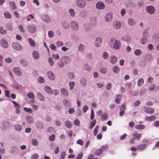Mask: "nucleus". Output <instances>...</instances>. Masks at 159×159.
<instances>
[{"label": "nucleus", "mask_w": 159, "mask_h": 159, "mask_svg": "<svg viewBox=\"0 0 159 159\" xmlns=\"http://www.w3.org/2000/svg\"><path fill=\"white\" fill-rule=\"evenodd\" d=\"M68 75L69 78L71 79H73L75 77L74 74L71 72H69Z\"/></svg>", "instance_id": "nucleus-55"}, {"label": "nucleus", "mask_w": 159, "mask_h": 159, "mask_svg": "<svg viewBox=\"0 0 159 159\" xmlns=\"http://www.w3.org/2000/svg\"><path fill=\"white\" fill-rule=\"evenodd\" d=\"M27 95L28 97L30 99H34L35 97L33 93L32 92H29L28 93Z\"/></svg>", "instance_id": "nucleus-46"}, {"label": "nucleus", "mask_w": 159, "mask_h": 159, "mask_svg": "<svg viewBox=\"0 0 159 159\" xmlns=\"http://www.w3.org/2000/svg\"><path fill=\"white\" fill-rule=\"evenodd\" d=\"M48 78L51 80H53L55 79V75L51 71H48L47 73Z\"/></svg>", "instance_id": "nucleus-19"}, {"label": "nucleus", "mask_w": 159, "mask_h": 159, "mask_svg": "<svg viewBox=\"0 0 159 159\" xmlns=\"http://www.w3.org/2000/svg\"><path fill=\"white\" fill-rule=\"evenodd\" d=\"M32 144L34 146H37L38 144V142L36 139H33L31 140Z\"/></svg>", "instance_id": "nucleus-49"}, {"label": "nucleus", "mask_w": 159, "mask_h": 159, "mask_svg": "<svg viewBox=\"0 0 159 159\" xmlns=\"http://www.w3.org/2000/svg\"><path fill=\"white\" fill-rule=\"evenodd\" d=\"M96 7L99 9H102L105 7V4L102 2H98L96 3Z\"/></svg>", "instance_id": "nucleus-9"}, {"label": "nucleus", "mask_w": 159, "mask_h": 159, "mask_svg": "<svg viewBox=\"0 0 159 159\" xmlns=\"http://www.w3.org/2000/svg\"><path fill=\"white\" fill-rule=\"evenodd\" d=\"M26 121L28 123L31 124L33 123L34 120L31 116H28L26 117Z\"/></svg>", "instance_id": "nucleus-23"}, {"label": "nucleus", "mask_w": 159, "mask_h": 159, "mask_svg": "<svg viewBox=\"0 0 159 159\" xmlns=\"http://www.w3.org/2000/svg\"><path fill=\"white\" fill-rule=\"evenodd\" d=\"M156 117L154 116H152L149 117H147L145 120H150V121H153L156 119Z\"/></svg>", "instance_id": "nucleus-35"}, {"label": "nucleus", "mask_w": 159, "mask_h": 159, "mask_svg": "<svg viewBox=\"0 0 159 159\" xmlns=\"http://www.w3.org/2000/svg\"><path fill=\"white\" fill-rule=\"evenodd\" d=\"M146 147V145L145 144H139L137 146V148L138 149L140 150H144L145 148Z\"/></svg>", "instance_id": "nucleus-39"}, {"label": "nucleus", "mask_w": 159, "mask_h": 159, "mask_svg": "<svg viewBox=\"0 0 159 159\" xmlns=\"http://www.w3.org/2000/svg\"><path fill=\"white\" fill-rule=\"evenodd\" d=\"M39 157V155L36 153L33 155L31 157V159H38Z\"/></svg>", "instance_id": "nucleus-58"}, {"label": "nucleus", "mask_w": 159, "mask_h": 159, "mask_svg": "<svg viewBox=\"0 0 159 159\" xmlns=\"http://www.w3.org/2000/svg\"><path fill=\"white\" fill-rule=\"evenodd\" d=\"M70 27L73 30H77L79 28L77 22L75 21H72L70 23Z\"/></svg>", "instance_id": "nucleus-8"}, {"label": "nucleus", "mask_w": 159, "mask_h": 159, "mask_svg": "<svg viewBox=\"0 0 159 159\" xmlns=\"http://www.w3.org/2000/svg\"><path fill=\"white\" fill-rule=\"evenodd\" d=\"M21 62L22 64L24 66H26L27 65V62L25 60L22 59L21 60Z\"/></svg>", "instance_id": "nucleus-63"}, {"label": "nucleus", "mask_w": 159, "mask_h": 159, "mask_svg": "<svg viewBox=\"0 0 159 159\" xmlns=\"http://www.w3.org/2000/svg\"><path fill=\"white\" fill-rule=\"evenodd\" d=\"M147 12L150 14H153L155 11L154 7L152 6H149L146 7Z\"/></svg>", "instance_id": "nucleus-7"}, {"label": "nucleus", "mask_w": 159, "mask_h": 159, "mask_svg": "<svg viewBox=\"0 0 159 159\" xmlns=\"http://www.w3.org/2000/svg\"><path fill=\"white\" fill-rule=\"evenodd\" d=\"M111 40L113 44L112 47L114 49L118 50L120 48L121 43L119 40L114 39V38H111Z\"/></svg>", "instance_id": "nucleus-1"}, {"label": "nucleus", "mask_w": 159, "mask_h": 159, "mask_svg": "<svg viewBox=\"0 0 159 159\" xmlns=\"http://www.w3.org/2000/svg\"><path fill=\"white\" fill-rule=\"evenodd\" d=\"M65 124L66 126L68 128H70L72 126V123L69 120H66L65 121Z\"/></svg>", "instance_id": "nucleus-36"}, {"label": "nucleus", "mask_w": 159, "mask_h": 159, "mask_svg": "<svg viewBox=\"0 0 159 159\" xmlns=\"http://www.w3.org/2000/svg\"><path fill=\"white\" fill-rule=\"evenodd\" d=\"M121 95H117L116 96V98L115 100V102L117 104H119L121 100Z\"/></svg>", "instance_id": "nucleus-33"}, {"label": "nucleus", "mask_w": 159, "mask_h": 159, "mask_svg": "<svg viewBox=\"0 0 159 159\" xmlns=\"http://www.w3.org/2000/svg\"><path fill=\"white\" fill-rule=\"evenodd\" d=\"M144 111L147 113L152 114L154 112V110L151 107H145L144 108Z\"/></svg>", "instance_id": "nucleus-11"}, {"label": "nucleus", "mask_w": 159, "mask_h": 159, "mask_svg": "<svg viewBox=\"0 0 159 159\" xmlns=\"http://www.w3.org/2000/svg\"><path fill=\"white\" fill-rule=\"evenodd\" d=\"M135 128L138 130H142L145 128V126L143 125H137L135 126Z\"/></svg>", "instance_id": "nucleus-27"}, {"label": "nucleus", "mask_w": 159, "mask_h": 159, "mask_svg": "<svg viewBox=\"0 0 159 159\" xmlns=\"http://www.w3.org/2000/svg\"><path fill=\"white\" fill-rule=\"evenodd\" d=\"M113 16L112 14L109 13L106 14L105 16V19L106 21L108 22L112 19Z\"/></svg>", "instance_id": "nucleus-14"}, {"label": "nucleus", "mask_w": 159, "mask_h": 159, "mask_svg": "<svg viewBox=\"0 0 159 159\" xmlns=\"http://www.w3.org/2000/svg\"><path fill=\"white\" fill-rule=\"evenodd\" d=\"M84 28L86 31H88L90 30L91 28L90 25L88 23L84 24Z\"/></svg>", "instance_id": "nucleus-41"}, {"label": "nucleus", "mask_w": 159, "mask_h": 159, "mask_svg": "<svg viewBox=\"0 0 159 159\" xmlns=\"http://www.w3.org/2000/svg\"><path fill=\"white\" fill-rule=\"evenodd\" d=\"M152 58L151 55L150 54H147L145 57V60L147 61H149Z\"/></svg>", "instance_id": "nucleus-54"}, {"label": "nucleus", "mask_w": 159, "mask_h": 159, "mask_svg": "<svg viewBox=\"0 0 159 159\" xmlns=\"http://www.w3.org/2000/svg\"><path fill=\"white\" fill-rule=\"evenodd\" d=\"M112 70L114 73H117L120 71V68L117 66H115L113 67Z\"/></svg>", "instance_id": "nucleus-38"}, {"label": "nucleus", "mask_w": 159, "mask_h": 159, "mask_svg": "<svg viewBox=\"0 0 159 159\" xmlns=\"http://www.w3.org/2000/svg\"><path fill=\"white\" fill-rule=\"evenodd\" d=\"M6 28L8 30H11L13 29L12 25L11 23H7L6 25Z\"/></svg>", "instance_id": "nucleus-45"}, {"label": "nucleus", "mask_w": 159, "mask_h": 159, "mask_svg": "<svg viewBox=\"0 0 159 159\" xmlns=\"http://www.w3.org/2000/svg\"><path fill=\"white\" fill-rule=\"evenodd\" d=\"M61 93L65 96H67L68 95V93L67 90L65 88H62L61 90Z\"/></svg>", "instance_id": "nucleus-21"}, {"label": "nucleus", "mask_w": 159, "mask_h": 159, "mask_svg": "<svg viewBox=\"0 0 159 159\" xmlns=\"http://www.w3.org/2000/svg\"><path fill=\"white\" fill-rule=\"evenodd\" d=\"M7 31L5 29H3L2 27H0V33L4 34L6 33Z\"/></svg>", "instance_id": "nucleus-56"}, {"label": "nucleus", "mask_w": 159, "mask_h": 159, "mask_svg": "<svg viewBox=\"0 0 159 159\" xmlns=\"http://www.w3.org/2000/svg\"><path fill=\"white\" fill-rule=\"evenodd\" d=\"M19 30L22 32L24 33L25 32V30L24 29L23 26L22 25H20L18 27Z\"/></svg>", "instance_id": "nucleus-61"}, {"label": "nucleus", "mask_w": 159, "mask_h": 159, "mask_svg": "<svg viewBox=\"0 0 159 159\" xmlns=\"http://www.w3.org/2000/svg\"><path fill=\"white\" fill-rule=\"evenodd\" d=\"M27 28L31 33H34L36 30V27L35 25L33 24L29 25L27 26Z\"/></svg>", "instance_id": "nucleus-4"}, {"label": "nucleus", "mask_w": 159, "mask_h": 159, "mask_svg": "<svg viewBox=\"0 0 159 159\" xmlns=\"http://www.w3.org/2000/svg\"><path fill=\"white\" fill-rule=\"evenodd\" d=\"M37 98L41 101H44L45 98L42 94L41 93H38L37 95Z\"/></svg>", "instance_id": "nucleus-25"}, {"label": "nucleus", "mask_w": 159, "mask_h": 159, "mask_svg": "<svg viewBox=\"0 0 159 159\" xmlns=\"http://www.w3.org/2000/svg\"><path fill=\"white\" fill-rule=\"evenodd\" d=\"M128 24L130 25H134V23L133 19L131 18H130L128 19Z\"/></svg>", "instance_id": "nucleus-51"}, {"label": "nucleus", "mask_w": 159, "mask_h": 159, "mask_svg": "<svg viewBox=\"0 0 159 159\" xmlns=\"http://www.w3.org/2000/svg\"><path fill=\"white\" fill-rule=\"evenodd\" d=\"M107 146H102L95 152L94 153L95 155L96 156H98L100 155L102 153L103 151L107 149Z\"/></svg>", "instance_id": "nucleus-6"}, {"label": "nucleus", "mask_w": 159, "mask_h": 159, "mask_svg": "<svg viewBox=\"0 0 159 159\" xmlns=\"http://www.w3.org/2000/svg\"><path fill=\"white\" fill-rule=\"evenodd\" d=\"M45 91L48 93L51 94L52 93V91L51 88L48 86H46L44 87Z\"/></svg>", "instance_id": "nucleus-28"}, {"label": "nucleus", "mask_w": 159, "mask_h": 159, "mask_svg": "<svg viewBox=\"0 0 159 159\" xmlns=\"http://www.w3.org/2000/svg\"><path fill=\"white\" fill-rule=\"evenodd\" d=\"M62 26L64 29H68L69 27L68 23L66 21H63L62 22Z\"/></svg>", "instance_id": "nucleus-30"}, {"label": "nucleus", "mask_w": 159, "mask_h": 159, "mask_svg": "<svg viewBox=\"0 0 159 159\" xmlns=\"http://www.w3.org/2000/svg\"><path fill=\"white\" fill-rule=\"evenodd\" d=\"M35 126L37 129H41L43 128L44 125L41 122L38 121L36 123Z\"/></svg>", "instance_id": "nucleus-16"}, {"label": "nucleus", "mask_w": 159, "mask_h": 159, "mask_svg": "<svg viewBox=\"0 0 159 159\" xmlns=\"http://www.w3.org/2000/svg\"><path fill=\"white\" fill-rule=\"evenodd\" d=\"M13 71L15 74L18 76H20L21 75L22 72L18 68H14L13 69Z\"/></svg>", "instance_id": "nucleus-15"}, {"label": "nucleus", "mask_w": 159, "mask_h": 159, "mask_svg": "<svg viewBox=\"0 0 159 159\" xmlns=\"http://www.w3.org/2000/svg\"><path fill=\"white\" fill-rule=\"evenodd\" d=\"M125 106L124 105H123L120 109V116H122L124 115L125 111Z\"/></svg>", "instance_id": "nucleus-32"}, {"label": "nucleus", "mask_w": 159, "mask_h": 159, "mask_svg": "<svg viewBox=\"0 0 159 159\" xmlns=\"http://www.w3.org/2000/svg\"><path fill=\"white\" fill-rule=\"evenodd\" d=\"M2 47L5 48H7L8 46V44L7 41L4 39H2L0 41Z\"/></svg>", "instance_id": "nucleus-10"}, {"label": "nucleus", "mask_w": 159, "mask_h": 159, "mask_svg": "<svg viewBox=\"0 0 159 159\" xmlns=\"http://www.w3.org/2000/svg\"><path fill=\"white\" fill-rule=\"evenodd\" d=\"M133 135L134 139L139 140L140 139L142 134L141 133L137 134V132H135L133 134Z\"/></svg>", "instance_id": "nucleus-17"}, {"label": "nucleus", "mask_w": 159, "mask_h": 159, "mask_svg": "<svg viewBox=\"0 0 159 159\" xmlns=\"http://www.w3.org/2000/svg\"><path fill=\"white\" fill-rule=\"evenodd\" d=\"M61 60L64 62L65 63L67 64L70 61V58L67 56H65L62 57Z\"/></svg>", "instance_id": "nucleus-18"}, {"label": "nucleus", "mask_w": 159, "mask_h": 159, "mask_svg": "<svg viewBox=\"0 0 159 159\" xmlns=\"http://www.w3.org/2000/svg\"><path fill=\"white\" fill-rule=\"evenodd\" d=\"M12 46L13 48L15 50L19 51L22 50L23 48L21 44L17 42L13 43Z\"/></svg>", "instance_id": "nucleus-3"}, {"label": "nucleus", "mask_w": 159, "mask_h": 159, "mask_svg": "<svg viewBox=\"0 0 159 159\" xmlns=\"http://www.w3.org/2000/svg\"><path fill=\"white\" fill-rule=\"evenodd\" d=\"M109 54L108 53L106 52H104L102 55V57L103 58L105 59H106L108 57Z\"/></svg>", "instance_id": "nucleus-53"}, {"label": "nucleus", "mask_w": 159, "mask_h": 159, "mask_svg": "<svg viewBox=\"0 0 159 159\" xmlns=\"http://www.w3.org/2000/svg\"><path fill=\"white\" fill-rule=\"evenodd\" d=\"M76 4L79 7L83 8L85 7L86 3L84 0H77L76 2Z\"/></svg>", "instance_id": "nucleus-5"}, {"label": "nucleus", "mask_w": 159, "mask_h": 159, "mask_svg": "<svg viewBox=\"0 0 159 159\" xmlns=\"http://www.w3.org/2000/svg\"><path fill=\"white\" fill-rule=\"evenodd\" d=\"M96 123V120H93L90 124L89 125V129L92 128L95 126Z\"/></svg>", "instance_id": "nucleus-44"}, {"label": "nucleus", "mask_w": 159, "mask_h": 159, "mask_svg": "<svg viewBox=\"0 0 159 159\" xmlns=\"http://www.w3.org/2000/svg\"><path fill=\"white\" fill-rule=\"evenodd\" d=\"M122 39L123 40L125 41L126 43H129L131 40L130 38L128 35L124 36L122 38Z\"/></svg>", "instance_id": "nucleus-26"}, {"label": "nucleus", "mask_w": 159, "mask_h": 159, "mask_svg": "<svg viewBox=\"0 0 159 159\" xmlns=\"http://www.w3.org/2000/svg\"><path fill=\"white\" fill-rule=\"evenodd\" d=\"M4 15L5 17L7 19H10L11 17V15L8 12H4Z\"/></svg>", "instance_id": "nucleus-43"}, {"label": "nucleus", "mask_w": 159, "mask_h": 159, "mask_svg": "<svg viewBox=\"0 0 159 159\" xmlns=\"http://www.w3.org/2000/svg\"><path fill=\"white\" fill-rule=\"evenodd\" d=\"M69 12L71 16H74L75 14V10L72 9H70L69 10Z\"/></svg>", "instance_id": "nucleus-52"}, {"label": "nucleus", "mask_w": 159, "mask_h": 159, "mask_svg": "<svg viewBox=\"0 0 159 159\" xmlns=\"http://www.w3.org/2000/svg\"><path fill=\"white\" fill-rule=\"evenodd\" d=\"M114 27L116 29H119L121 26V24L120 22L119 21H116L114 22Z\"/></svg>", "instance_id": "nucleus-22"}, {"label": "nucleus", "mask_w": 159, "mask_h": 159, "mask_svg": "<svg viewBox=\"0 0 159 159\" xmlns=\"http://www.w3.org/2000/svg\"><path fill=\"white\" fill-rule=\"evenodd\" d=\"M44 80V78L43 77H39L38 79V81L40 83H43Z\"/></svg>", "instance_id": "nucleus-57"}, {"label": "nucleus", "mask_w": 159, "mask_h": 159, "mask_svg": "<svg viewBox=\"0 0 159 159\" xmlns=\"http://www.w3.org/2000/svg\"><path fill=\"white\" fill-rule=\"evenodd\" d=\"M41 18L43 21L46 23H49L50 21V19L49 16L46 15H42Z\"/></svg>", "instance_id": "nucleus-13"}, {"label": "nucleus", "mask_w": 159, "mask_h": 159, "mask_svg": "<svg viewBox=\"0 0 159 159\" xmlns=\"http://www.w3.org/2000/svg\"><path fill=\"white\" fill-rule=\"evenodd\" d=\"M142 44H145L147 42V39L146 38L143 37L140 40Z\"/></svg>", "instance_id": "nucleus-50"}, {"label": "nucleus", "mask_w": 159, "mask_h": 159, "mask_svg": "<svg viewBox=\"0 0 159 159\" xmlns=\"http://www.w3.org/2000/svg\"><path fill=\"white\" fill-rule=\"evenodd\" d=\"M97 114L98 116H101L102 121L107 120L108 118V115L107 113L105 112L102 113L101 110L97 111Z\"/></svg>", "instance_id": "nucleus-2"}, {"label": "nucleus", "mask_w": 159, "mask_h": 159, "mask_svg": "<svg viewBox=\"0 0 159 159\" xmlns=\"http://www.w3.org/2000/svg\"><path fill=\"white\" fill-rule=\"evenodd\" d=\"M134 54L136 56H139L142 54V51L139 49H137L134 51Z\"/></svg>", "instance_id": "nucleus-34"}, {"label": "nucleus", "mask_w": 159, "mask_h": 159, "mask_svg": "<svg viewBox=\"0 0 159 159\" xmlns=\"http://www.w3.org/2000/svg\"><path fill=\"white\" fill-rule=\"evenodd\" d=\"M155 85L154 84H152L149 86L148 89L149 91L152 90L155 88Z\"/></svg>", "instance_id": "nucleus-60"}, {"label": "nucleus", "mask_w": 159, "mask_h": 159, "mask_svg": "<svg viewBox=\"0 0 159 159\" xmlns=\"http://www.w3.org/2000/svg\"><path fill=\"white\" fill-rule=\"evenodd\" d=\"M33 56L35 59H39V55L38 52L36 51H34L33 52Z\"/></svg>", "instance_id": "nucleus-20"}, {"label": "nucleus", "mask_w": 159, "mask_h": 159, "mask_svg": "<svg viewBox=\"0 0 159 159\" xmlns=\"http://www.w3.org/2000/svg\"><path fill=\"white\" fill-rule=\"evenodd\" d=\"M28 40L31 46L34 47L35 46V43L32 39L29 38L28 39Z\"/></svg>", "instance_id": "nucleus-31"}, {"label": "nucleus", "mask_w": 159, "mask_h": 159, "mask_svg": "<svg viewBox=\"0 0 159 159\" xmlns=\"http://www.w3.org/2000/svg\"><path fill=\"white\" fill-rule=\"evenodd\" d=\"M76 143L80 145H83L84 144L83 141L81 139H79L76 141Z\"/></svg>", "instance_id": "nucleus-59"}, {"label": "nucleus", "mask_w": 159, "mask_h": 159, "mask_svg": "<svg viewBox=\"0 0 159 159\" xmlns=\"http://www.w3.org/2000/svg\"><path fill=\"white\" fill-rule=\"evenodd\" d=\"M48 61L50 65L52 66L54 64V61L52 58L51 57H49L48 58Z\"/></svg>", "instance_id": "nucleus-64"}, {"label": "nucleus", "mask_w": 159, "mask_h": 159, "mask_svg": "<svg viewBox=\"0 0 159 159\" xmlns=\"http://www.w3.org/2000/svg\"><path fill=\"white\" fill-rule=\"evenodd\" d=\"M14 128L16 130L18 131H20L22 129V126L19 124H16L14 125Z\"/></svg>", "instance_id": "nucleus-29"}, {"label": "nucleus", "mask_w": 159, "mask_h": 159, "mask_svg": "<svg viewBox=\"0 0 159 159\" xmlns=\"http://www.w3.org/2000/svg\"><path fill=\"white\" fill-rule=\"evenodd\" d=\"M80 82L81 85L83 86H85L86 84V80L83 78H82L80 80Z\"/></svg>", "instance_id": "nucleus-47"}, {"label": "nucleus", "mask_w": 159, "mask_h": 159, "mask_svg": "<svg viewBox=\"0 0 159 159\" xmlns=\"http://www.w3.org/2000/svg\"><path fill=\"white\" fill-rule=\"evenodd\" d=\"M58 65L60 67H62L64 66V64L63 62V61L60 59V61L58 63Z\"/></svg>", "instance_id": "nucleus-62"}, {"label": "nucleus", "mask_w": 159, "mask_h": 159, "mask_svg": "<svg viewBox=\"0 0 159 159\" xmlns=\"http://www.w3.org/2000/svg\"><path fill=\"white\" fill-rule=\"evenodd\" d=\"M144 83V80L142 78H140L139 79L138 82L137 84L139 86H141Z\"/></svg>", "instance_id": "nucleus-40"}, {"label": "nucleus", "mask_w": 159, "mask_h": 159, "mask_svg": "<svg viewBox=\"0 0 159 159\" xmlns=\"http://www.w3.org/2000/svg\"><path fill=\"white\" fill-rule=\"evenodd\" d=\"M117 57L115 56H112L110 58V61L112 64L115 63L117 61Z\"/></svg>", "instance_id": "nucleus-24"}, {"label": "nucleus", "mask_w": 159, "mask_h": 159, "mask_svg": "<svg viewBox=\"0 0 159 159\" xmlns=\"http://www.w3.org/2000/svg\"><path fill=\"white\" fill-rule=\"evenodd\" d=\"M102 39L101 38H97L95 42V44L97 47H100L102 44Z\"/></svg>", "instance_id": "nucleus-12"}, {"label": "nucleus", "mask_w": 159, "mask_h": 159, "mask_svg": "<svg viewBox=\"0 0 159 159\" xmlns=\"http://www.w3.org/2000/svg\"><path fill=\"white\" fill-rule=\"evenodd\" d=\"M10 4L11 9L13 10H15L17 7L16 4L14 2H10Z\"/></svg>", "instance_id": "nucleus-37"}, {"label": "nucleus", "mask_w": 159, "mask_h": 159, "mask_svg": "<svg viewBox=\"0 0 159 159\" xmlns=\"http://www.w3.org/2000/svg\"><path fill=\"white\" fill-rule=\"evenodd\" d=\"M63 103L64 105L67 107H70V101L67 99H64L63 101Z\"/></svg>", "instance_id": "nucleus-42"}, {"label": "nucleus", "mask_w": 159, "mask_h": 159, "mask_svg": "<svg viewBox=\"0 0 159 159\" xmlns=\"http://www.w3.org/2000/svg\"><path fill=\"white\" fill-rule=\"evenodd\" d=\"M75 85V83L74 82H71L69 83V86L70 87V89L71 90H73L74 88V87Z\"/></svg>", "instance_id": "nucleus-48"}]
</instances>
